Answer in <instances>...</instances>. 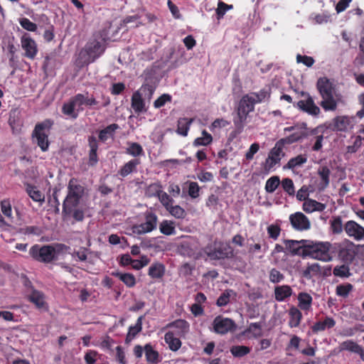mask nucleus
I'll return each mask as SVG.
<instances>
[{"instance_id":"nucleus-1","label":"nucleus","mask_w":364,"mask_h":364,"mask_svg":"<svg viewBox=\"0 0 364 364\" xmlns=\"http://www.w3.org/2000/svg\"><path fill=\"white\" fill-rule=\"evenodd\" d=\"M255 105L252 95H250L249 94L243 95L239 101L237 107L236 108V117L233 119V123L235 127L233 132L235 136L243 132L248 114L254 112Z\"/></svg>"},{"instance_id":"nucleus-2","label":"nucleus","mask_w":364,"mask_h":364,"mask_svg":"<svg viewBox=\"0 0 364 364\" xmlns=\"http://www.w3.org/2000/svg\"><path fill=\"white\" fill-rule=\"evenodd\" d=\"M317 90L322 97L320 105L325 111H335L337 100L334 97L335 89L333 83L327 77H320L316 83Z\"/></svg>"},{"instance_id":"nucleus-3","label":"nucleus","mask_w":364,"mask_h":364,"mask_svg":"<svg viewBox=\"0 0 364 364\" xmlns=\"http://www.w3.org/2000/svg\"><path fill=\"white\" fill-rule=\"evenodd\" d=\"M331 246L329 242L309 241L305 250L306 257L322 262H330L333 259L330 252Z\"/></svg>"},{"instance_id":"nucleus-4","label":"nucleus","mask_w":364,"mask_h":364,"mask_svg":"<svg viewBox=\"0 0 364 364\" xmlns=\"http://www.w3.org/2000/svg\"><path fill=\"white\" fill-rule=\"evenodd\" d=\"M60 250V245H34L29 251L30 255L35 259L43 262H50L57 258L58 255Z\"/></svg>"},{"instance_id":"nucleus-5","label":"nucleus","mask_w":364,"mask_h":364,"mask_svg":"<svg viewBox=\"0 0 364 364\" xmlns=\"http://www.w3.org/2000/svg\"><path fill=\"white\" fill-rule=\"evenodd\" d=\"M68 189V193L63 203V209L69 210L80 204L84 193V188L76 179L72 178L69 181Z\"/></svg>"},{"instance_id":"nucleus-6","label":"nucleus","mask_w":364,"mask_h":364,"mask_svg":"<svg viewBox=\"0 0 364 364\" xmlns=\"http://www.w3.org/2000/svg\"><path fill=\"white\" fill-rule=\"evenodd\" d=\"M303 127L306 129V138L309 137V143L311 145V151H319L323 147L324 139V132L327 129L325 124H319L314 128H306V124L303 123Z\"/></svg>"},{"instance_id":"nucleus-7","label":"nucleus","mask_w":364,"mask_h":364,"mask_svg":"<svg viewBox=\"0 0 364 364\" xmlns=\"http://www.w3.org/2000/svg\"><path fill=\"white\" fill-rule=\"evenodd\" d=\"M83 95L77 94L65 103L63 106V112L66 116L76 119L80 112L84 109Z\"/></svg>"},{"instance_id":"nucleus-8","label":"nucleus","mask_w":364,"mask_h":364,"mask_svg":"<svg viewBox=\"0 0 364 364\" xmlns=\"http://www.w3.org/2000/svg\"><path fill=\"white\" fill-rule=\"evenodd\" d=\"M105 50L102 43L97 41L88 43L80 55L85 63H90L97 58Z\"/></svg>"},{"instance_id":"nucleus-9","label":"nucleus","mask_w":364,"mask_h":364,"mask_svg":"<svg viewBox=\"0 0 364 364\" xmlns=\"http://www.w3.org/2000/svg\"><path fill=\"white\" fill-rule=\"evenodd\" d=\"M284 146L277 141L274 146L269 151L267 158L264 164L265 171H269L275 165L279 164L282 158L284 156Z\"/></svg>"},{"instance_id":"nucleus-10","label":"nucleus","mask_w":364,"mask_h":364,"mask_svg":"<svg viewBox=\"0 0 364 364\" xmlns=\"http://www.w3.org/2000/svg\"><path fill=\"white\" fill-rule=\"evenodd\" d=\"M157 225V216L151 213L145 215V221L141 224L135 225L132 228L134 234L142 235L151 232L156 229Z\"/></svg>"},{"instance_id":"nucleus-11","label":"nucleus","mask_w":364,"mask_h":364,"mask_svg":"<svg viewBox=\"0 0 364 364\" xmlns=\"http://www.w3.org/2000/svg\"><path fill=\"white\" fill-rule=\"evenodd\" d=\"M213 327L216 333L224 335L230 331H235L236 324L231 318L218 316L213 320Z\"/></svg>"},{"instance_id":"nucleus-12","label":"nucleus","mask_w":364,"mask_h":364,"mask_svg":"<svg viewBox=\"0 0 364 364\" xmlns=\"http://www.w3.org/2000/svg\"><path fill=\"white\" fill-rule=\"evenodd\" d=\"M48 130L43 124H37L33 133V139L43 151L48 149Z\"/></svg>"},{"instance_id":"nucleus-13","label":"nucleus","mask_w":364,"mask_h":364,"mask_svg":"<svg viewBox=\"0 0 364 364\" xmlns=\"http://www.w3.org/2000/svg\"><path fill=\"white\" fill-rule=\"evenodd\" d=\"M21 46L24 51L23 55L29 59H34L38 53V46L36 41L28 34H23L21 38Z\"/></svg>"},{"instance_id":"nucleus-14","label":"nucleus","mask_w":364,"mask_h":364,"mask_svg":"<svg viewBox=\"0 0 364 364\" xmlns=\"http://www.w3.org/2000/svg\"><path fill=\"white\" fill-rule=\"evenodd\" d=\"M289 221L292 228L298 231L307 230L311 228L309 219L301 212L291 214Z\"/></svg>"},{"instance_id":"nucleus-15","label":"nucleus","mask_w":364,"mask_h":364,"mask_svg":"<svg viewBox=\"0 0 364 364\" xmlns=\"http://www.w3.org/2000/svg\"><path fill=\"white\" fill-rule=\"evenodd\" d=\"M346 235L356 241L364 240V228L354 220H348L344 225Z\"/></svg>"},{"instance_id":"nucleus-16","label":"nucleus","mask_w":364,"mask_h":364,"mask_svg":"<svg viewBox=\"0 0 364 364\" xmlns=\"http://www.w3.org/2000/svg\"><path fill=\"white\" fill-rule=\"evenodd\" d=\"M284 242L286 245V249L291 252V255L306 257L305 250L309 240H284Z\"/></svg>"},{"instance_id":"nucleus-17","label":"nucleus","mask_w":364,"mask_h":364,"mask_svg":"<svg viewBox=\"0 0 364 364\" xmlns=\"http://www.w3.org/2000/svg\"><path fill=\"white\" fill-rule=\"evenodd\" d=\"M296 107L301 111L314 117H318L321 113L320 108L315 104L314 99L309 94H307L306 100H299L296 103Z\"/></svg>"},{"instance_id":"nucleus-18","label":"nucleus","mask_w":364,"mask_h":364,"mask_svg":"<svg viewBox=\"0 0 364 364\" xmlns=\"http://www.w3.org/2000/svg\"><path fill=\"white\" fill-rule=\"evenodd\" d=\"M208 255L213 259L232 258L234 257V250L230 245L222 244L218 247L210 251Z\"/></svg>"},{"instance_id":"nucleus-19","label":"nucleus","mask_w":364,"mask_h":364,"mask_svg":"<svg viewBox=\"0 0 364 364\" xmlns=\"http://www.w3.org/2000/svg\"><path fill=\"white\" fill-rule=\"evenodd\" d=\"M353 117L338 116L333 119L332 129L336 132H346L353 128Z\"/></svg>"},{"instance_id":"nucleus-20","label":"nucleus","mask_w":364,"mask_h":364,"mask_svg":"<svg viewBox=\"0 0 364 364\" xmlns=\"http://www.w3.org/2000/svg\"><path fill=\"white\" fill-rule=\"evenodd\" d=\"M338 257L346 263H351L356 255L355 245L350 242L346 245H340L338 249Z\"/></svg>"},{"instance_id":"nucleus-21","label":"nucleus","mask_w":364,"mask_h":364,"mask_svg":"<svg viewBox=\"0 0 364 364\" xmlns=\"http://www.w3.org/2000/svg\"><path fill=\"white\" fill-rule=\"evenodd\" d=\"M336 323V320L333 317L326 316L323 319L316 321L311 326V330L314 334H318L319 332L333 328Z\"/></svg>"},{"instance_id":"nucleus-22","label":"nucleus","mask_w":364,"mask_h":364,"mask_svg":"<svg viewBox=\"0 0 364 364\" xmlns=\"http://www.w3.org/2000/svg\"><path fill=\"white\" fill-rule=\"evenodd\" d=\"M340 351H349L360 355V359L364 362V349L353 340H347L340 344Z\"/></svg>"},{"instance_id":"nucleus-23","label":"nucleus","mask_w":364,"mask_h":364,"mask_svg":"<svg viewBox=\"0 0 364 364\" xmlns=\"http://www.w3.org/2000/svg\"><path fill=\"white\" fill-rule=\"evenodd\" d=\"M303 210L307 213H311L315 211H323L326 205L324 203L316 201V200L308 198L303 203Z\"/></svg>"},{"instance_id":"nucleus-24","label":"nucleus","mask_w":364,"mask_h":364,"mask_svg":"<svg viewBox=\"0 0 364 364\" xmlns=\"http://www.w3.org/2000/svg\"><path fill=\"white\" fill-rule=\"evenodd\" d=\"M132 108L137 114L146 112L147 110L145 100L136 92L132 97Z\"/></svg>"},{"instance_id":"nucleus-25","label":"nucleus","mask_w":364,"mask_h":364,"mask_svg":"<svg viewBox=\"0 0 364 364\" xmlns=\"http://www.w3.org/2000/svg\"><path fill=\"white\" fill-rule=\"evenodd\" d=\"M291 294L292 289L289 285L277 286L274 288V297L277 301H282Z\"/></svg>"},{"instance_id":"nucleus-26","label":"nucleus","mask_w":364,"mask_h":364,"mask_svg":"<svg viewBox=\"0 0 364 364\" xmlns=\"http://www.w3.org/2000/svg\"><path fill=\"white\" fill-rule=\"evenodd\" d=\"M289 326L291 328L298 327L300 325L301 321L302 319V314L301 311L298 308L293 306L289 310Z\"/></svg>"},{"instance_id":"nucleus-27","label":"nucleus","mask_w":364,"mask_h":364,"mask_svg":"<svg viewBox=\"0 0 364 364\" xmlns=\"http://www.w3.org/2000/svg\"><path fill=\"white\" fill-rule=\"evenodd\" d=\"M30 300L38 309L46 311L47 310V304L45 301L44 295L38 291H33L30 295Z\"/></svg>"},{"instance_id":"nucleus-28","label":"nucleus","mask_w":364,"mask_h":364,"mask_svg":"<svg viewBox=\"0 0 364 364\" xmlns=\"http://www.w3.org/2000/svg\"><path fill=\"white\" fill-rule=\"evenodd\" d=\"M305 138H306V130L300 132H294L287 137L279 139L278 141L284 147L285 144H291L300 141Z\"/></svg>"},{"instance_id":"nucleus-29","label":"nucleus","mask_w":364,"mask_h":364,"mask_svg":"<svg viewBox=\"0 0 364 364\" xmlns=\"http://www.w3.org/2000/svg\"><path fill=\"white\" fill-rule=\"evenodd\" d=\"M299 306L303 311H309L313 301L312 296L306 292H300L298 294Z\"/></svg>"},{"instance_id":"nucleus-30","label":"nucleus","mask_w":364,"mask_h":364,"mask_svg":"<svg viewBox=\"0 0 364 364\" xmlns=\"http://www.w3.org/2000/svg\"><path fill=\"white\" fill-rule=\"evenodd\" d=\"M330 229L333 234L340 235L344 230L342 218L341 216H333L330 220Z\"/></svg>"},{"instance_id":"nucleus-31","label":"nucleus","mask_w":364,"mask_h":364,"mask_svg":"<svg viewBox=\"0 0 364 364\" xmlns=\"http://www.w3.org/2000/svg\"><path fill=\"white\" fill-rule=\"evenodd\" d=\"M165 272L164 266L159 263L156 262L152 264L149 269V275L154 279L162 277Z\"/></svg>"},{"instance_id":"nucleus-32","label":"nucleus","mask_w":364,"mask_h":364,"mask_svg":"<svg viewBox=\"0 0 364 364\" xmlns=\"http://www.w3.org/2000/svg\"><path fill=\"white\" fill-rule=\"evenodd\" d=\"M185 184L187 186V192L188 196L192 199L195 200L200 196V188L197 182L194 181H186Z\"/></svg>"},{"instance_id":"nucleus-33","label":"nucleus","mask_w":364,"mask_h":364,"mask_svg":"<svg viewBox=\"0 0 364 364\" xmlns=\"http://www.w3.org/2000/svg\"><path fill=\"white\" fill-rule=\"evenodd\" d=\"M164 339L169 348L172 350H176L181 346V341L174 336L173 332H167L165 334Z\"/></svg>"},{"instance_id":"nucleus-34","label":"nucleus","mask_w":364,"mask_h":364,"mask_svg":"<svg viewBox=\"0 0 364 364\" xmlns=\"http://www.w3.org/2000/svg\"><path fill=\"white\" fill-rule=\"evenodd\" d=\"M119 128L118 124H112L107 126L104 129L101 130L99 134V138L101 141H105L108 139L112 138L114 132Z\"/></svg>"},{"instance_id":"nucleus-35","label":"nucleus","mask_w":364,"mask_h":364,"mask_svg":"<svg viewBox=\"0 0 364 364\" xmlns=\"http://www.w3.org/2000/svg\"><path fill=\"white\" fill-rule=\"evenodd\" d=\"M1 210L2 214L10 221L13 222V212H12V206L10 200L9 199H4L1 201Z\"/></svg>"},{"instance_id":"nucleus-36","label":"nucleus","mask_w":364,"mask_h":364,"mask_svg":"<svg viewBox=\"0 0 364 364\" xmlns=\"http://www.w3.org/2000/svg\"><path fill=\"white\" fill-rule=\"evenodd\" d=\"M353 290V286L350 283H344L339 284L336 288V294L337 296L346 298L349 294Z\"/></svg>"},{"instance_id":"nucleus-37","label":"nucleus","mask_w":364,"mask_h":364,"mask_svg":"<svg viewBox=\"0 0 364 364\" xmlns=\"http://www.w3.org/2000/svg\"><path fill=\"white\" fill-rule=\"evenodd\" d=\"M160 232L166 235H171L176 233L174 223L168 220H164L159 225Z\"/></svg>"},{"instance_id":"nucleus-38","label":"nucleus","mask_w":364,"mask_h":364,"mask_svg":"<svg viewBox=\"0 0 364 364\" xmlns=\"http://www.w3.org/2000/svg\"><path fill=\"white\" fill-rule=\"evenodd\" d=\"M142 320L143 316H139L134 326L129 328V331L127 336V340H132L136 335L142 329Z\"/></svg>"},{"instance_id":"nucleus-39","label":"nucleus","mask_w":364,"mask_h":364,"mask_svg":"<svg viewBox=\"0 0 364 364\" xmlns=\"http://www.w3.org/2000/svg\"><path fill=\"white\" fill-rule=\"evenodd\" d=\"M63 212L67 214H71L73 218L77 221H82L85 215V210L82 207H78V205L72 208V209L69 210L63 209Z\"/></svg>"},{"instance_id":"nucleus-40","label":"nucleus","mask_w":364,"mask_h":364,"mask_svg":"<svg viewBox=\"0 0 364 364\" xmlns=\"http://www.w3.org/2000/svg\"><path fill=\"white\" fill-rule=\"evenodd\" d=\"M113 274L119 277L129 287H132L136 284V279L132 274L117 272Z\"/></svg>"},{"instance_id":"nucleus-41","label":"nucleus","mask_w":364,"mask_h":364,"mask_svg":"<svg viewBox=\"0 0 364 364\" xmlns=\"http://www.w3.org/2000/svg\"><path fill=\"white\" fill-rule=\"evenodd\" d=\"M232 294H235L232 289H226L224 291L218 298L216 305L220 307L226 306L230 302Z\"/></svg>"},{"instance_id":"nucleus-42","label":"nucleus","mask_w":364,"mask_h":364,"mask_svg":"<svg viewBox=\"0 0 364 364\" xmlns=\"http://www.w3.org/2000/svg\"><path fill=\"white\" fill-rule=\"evenodd\" d=\"M154 92V87L151 85L146 84L142 85L140 87V89L136 92L139 94V95L141 96V97L144 98L145 100L149 101L152 97Z\"/></svg>"},{"instance_id":"nucleus-43","label":"nucleus","mask_w":364,"mask_h":364,"mask_svg":"<svg viewBox=\"0 0 364 364\" xmlns=\"http://www.w3.org/2000/svg\"><path fill=\"white\" fill-rule=\"evenodd\" d=\"M280 180L279 177L277 176H274L270 177L267 181H266L265 184V191L267 193H273L276 191V189L278 188V186L280 184Z\"/></svg>"},{"instance_id":"nucleus-44","label":"nucleus","mask_w":364,"mask_h":364,"mask_svg":"<svg viewBox=\"0 0 364 364\" xmlns=\"http://www.w3.org/2000/svg\"><path fill=\"white\" fill-rule=\"evenodd\" d=\"M26 191L28 196L36 202H41L44 200L43 194L39 191L36 187L28 185L26 187Z\"/></svg>"},{"instance_id":"nucleus-45","label":"nucleus","mask_w":364,"mask_h":364,"mask_svg":"<svg viewBox=\"0 0 364 364\" xmlns=\"http://www.w3.org/2000/svg\"><path fill=\"white\" fill-rule=\"evenodd\" d=\"M249 95H252L255 104L261 103L270 97V92L267 89H262L258 92Z\"/></svg>"},{"instance_id":"nucleus-46","label":"nucleus","mask_w":364,"mask_h":364,"mask_svg":"<svg viewBox=\"0 0 364 364\" xmlns=\"http://www.w3.org/2000/svg\"><path fill=\"white\" fill-rule=\"evenodd\" d=\"M230 352L234 357L241 358L250 352V348L245 346H233Z\"/></svg>"},{"instance_id":"nucleus-47","label":"nucleus","mask_w":364,"mask_h":364,"mask_svg":"<svg viewBox=\"0 0 364 364\" xmlns=\"http://www.w3.org/2000/svg\"><path fill=\"white\" fill-rule=\"evenodd\" d=\"M283 190L290 196L295 195V188L292 179L289 178H283L281 181Z\"/></svg>"},{"instance_id":"nucleus-48","label":"nucleus","mask_w":364,"mask_h":364,"mask_svg":"<svg viewBox=\"0 0 364 364\" xmlns=\"http://www.w3.org/2000/svg\"><path fill=\"white\" fill-rule=\"evenodd\" d=\"M333 274L334 276L341 278H348L351 275L349 267L345 264L335 267Z\"/></svg>"},{"instance_id":"nucleus-49","label":"nucleus","mask_w":364,"mask_h":364,"mask_svg":"<svg viewBox=\"0 0 364 364\" xmlns=\"http://www.w3.org/2000/svg\"><path fill=\"white\" fill-rule=\"evenodd\" d=\"M307 161V158L301 154L296 156V157L289 159L286 166L289 169H293L296 166H299L305 164Z\"/></svg>"},{"instance_id":"nucleus-50","label":"nucleus","mask_w":364,"mask_h":364,"mask_svg":"<svg viewBox=\"0 0 364 364\" xmlns=\"http://www.w3.org/2000/svg\"><path fill=\"white\" fill-rule=\"evenodd\" d=\"M138 164V160L129 161L121 168L119 171L120 175L123 177L128 176L129 173L134 171Z\"/></svg>"},{"instance_id":"nucleus-51","label":"nucleus","mask_w":364,"mask_h":364,"mask_svg":"<svg viewBox=\"0 0 364 364\" xmlns=\"http://www.w3.org/2000/svg\"><path fill=\"white\" fill-rule=\"evenodd\" d=\"M212 141L213 137L211 134L205 130H203L202 132V136L196 138L194 141V144L198 146H207L210 144Z\"/></svg>"},{"instance_id":"nucleus-52","label":"nucleus","mask_w":364,"mask_h":364,"mask_svg":"<svg viewBox=\"0 0 364 364\" xmlns=\"http://www.w3.org/2000/svg\"><path fill=\"white\" fill-rule=\"evenodd\" d=\"M318 173L321 179V181L324 187L328 186L330 182L329 177L331 174V171L328 168V167L326 166L320 167L318 171Z\"/></svg>"},{"instance_id":"nucleus-53","label":"nucleus","mask_w":364,"mask_h":364,"mask_svg":"<svg viewBox=\"0 0 364 364\" xmlns=\"http://www.w3.org/2000/svg\"><path fill=\"white\" fill-rule=\"evenodd\" d=\"M281 228L279 224H271L267 228V234L269 238L276 240L280 235Z\"/></svg>"},{"instance_id":"nucleus-54","label":"nucleus","mask_w":364,"mask_h":364,"mask_svg":"<svg viewBox=\"0 0 364 364\" xmlns=\"http://www.w3.org/2000/svg\"><path fill=\"white\" fill-rule=\"evenodd\" d=\"M233 8L232 5H229L222 1L218 3V8L216 9V15L218 20L223 18L225 13Z\"/></svg>"},{"instance_id":"nucleus-55","label":"nucleus","mask_w":364,"mask_h":364,"mask_svg":"<svg viewBox=\"0 0 364 364\" xmlns=\"http://www.w3.org/2000/svg\"><path fill=\"white\" fill-rule=\"evenodd\" d=\"M246 331L247 333H252L253 337L259 338L262 335V325L257 322L251 323L247 328Z\"/></svg>"},{"instance_id":"nucleus-56","label":"nucleus","mask_w":364,"mask_h":364,"mask_svg":"<svg viewBox=\"0 0 364 364\" xmlns=\"http://www.w3.org/2000/svg\"><path fill=\"white\" fill-rule=\"evenodd\" d=\"M145 355L149 362L154 363L158 360V353L150 345H146L144 348Z\"/></svg>"},{"instance_id":"nucleus-57","label":"nucleus","mask_w":364,"mask_h":364,"mask_svg":"<svg viewBox=\"0 0 364 364\" xmlns=\"http://www.w3.org/2000/svg\"><path fill=\"white\" fill-rule=\"evenodd\" d=\"M284 275L279 270L273 268L269 272V281L274 284L279 283L284 280Z\"/></svg>"},{"instance_id":"nucleus-58","label":"nucleus","mask_w":364,"mask_h":364,"mask_svg":"<svg viewBox=\"0 0 364 364\" xmlns=\"http://www.w3.org/2000/svg\"><path fill=\"white\" fill-rule=\"evenodd\" d=\"M296 63H303L307 67H311L315 63L314 59L308 55H302L301 54L296 55Z\"/></svg>"},{"instance_id":"nucleus-59","label":"nucleus","mask_w":364,"mask_h":364,"mask_svg":"<svg viewBox=\"0 0 364 364\" xmlns=\"http://www.w3.org/2000/svg\"><path fill=\"white\" fill-rule=\"evenodd\" d=\"M20 25L28 31H35L37 29L36 23L31 21L28 18H23L20 20Z\"/></svg>"},{"instance_id":"nucleus-60","label":"nucleus","mask_w":364,"mask_h":364,"mask_svg":"<svg viewBox=\"0 0 364 364\" xmlns=\"http://www.w3.org/2000/svg\"><path fill=\"white\" fill-rule=\"evenodd\" d=\"M142 147L137 143H132L127 149V152L133 156H136L142 153Z\"/></svg>"},{"instance_id":"nucleus-61","label":"nucleus","mask_w":364,"mask_h":364,"mask_svg":"<svg viewBox=\"0 0 364 364\" xmlns=\"http://www.w3.org/2000/svg\"><path fill=\"white\" fill-rule=\"evenodd\" d=\"M171 99V97L169 95L164 94L154 101V106L155 108H160L164 106L167 102H170Z\"/></svg>"},{"instance_id":"nucleus-62","label":"nucleus","mask_w":364,"mask_h":364,"mask_svg":"<svg viewBox=\"0 0 364 364\" xmlns=\"http://www.w3.org/2000/svg\"><path fill=\"white\" fill-rule=\"evenodd\" d=\"M301 341V339L299 336L293 335L287 346V350H299Z\"/></svg>"},{"instance_id":"nucleus-63","label":"nucleus","mask_w":364,"mask_h":364,"mask_svg":"<svg viewBox=\"0 0 364 364\" xmlns=\"http://www.w3.org/2000/svg\"><path fill=\"white\" fill-rule=\"evenodd\" d=\"M321 272V267L318 263H314L311 265H309L306 270L304 271V276L308 277V275L318 274Z\"/></svg>"},{"instance_id":"nucleus-64","label":"nucleus","mask_w":364,"mask_h":364,"mask_svg":"<svg viewBox=\"0 0 364 364\" xmlns=\"http://www.w3.org/2000/svg\"><path fill=\"white\" fill-rule=\"evenodd\" d=\"M259 145L257 143H253L251 144L250 149L245 154V158L250 161L254 158V155L259 151Z\"/></svg>"}]
</instances>
